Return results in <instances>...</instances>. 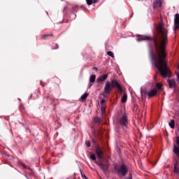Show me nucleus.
<instances>
[{"label": "nucleus", "instance_id": "1", "mask_svg": "<svg viewBox=\"0 0 179 179\" xmlns=\"http://www.w3.org/2000/svg\"><path fill=\"white\" fill-rule=\"evenodd\" d=\"M157 33L155 38H152L149 36H139L137 41H152V45L155 49V54L152 55V62L159 71L162 78H170L171 76V71L167 66V62L166 61V47L169 43V38L167 34L169 31L163 23L160 22L156 27Z\"/></svg>", "mask_w": 179, "mask_h": 179}, {"label": "nucleus", "instance_id": "2", "mask_svg": "<svg viewBox=\"0 0 179 179\" xmlns=\"http://www.w3.org/2000/svg\"><path fill=\"white\" fill-rule=\"evenodd\" d=\"M117 89L118 92L122 94V87H121V85L118 81L115 79L110 80V81H106L104 89H103V95L106 94V96H110V93H111V91L113 89Z\"/></svg>", "mask_w": 179, "mask_h": 179}, {"label": "nucleus", "instance_id": "3", "mask_svg": "<svg viewBox=\"0 0 179 179\" xmlns=\"http://www.w3.org/2000/svg\"><path fill=\"white\" fill-rule=\"evenodd\" d=\"M115 171L116 173H117L118 176H122V177H125L127 174H128V168H127L126 164H122V165H118L116 164L115 166Z\"/></svg>", "mask_w": 179, "mask_h": 179}, {"label": "nucleus", "instance_id": "4", "mask_svg": "<svg viewBox=\"0 0 179 179\" xmlns=\"http://www.w3.org/2000/svg\"><path fill=\"white\" fill-rule=\"evenodd\" d=\"M119 124L121 127L127 128L128 127V115L124 113L119 121Z\"/></svg>", "mask_w": 179, "mask_h": 179}, {"label": "nucleus", "instance_id": "5", "mask_svg": "<svg viewBox=\"0 0 179 179\" xmlns=\"http://www.w3.org/2000/svg\"><path fill=\"white\" fill-rule=\"evenodd\" d=\"M95 153L98 157V159H99V160H101L103 159L104 153L103 152V150H101V148H100V146L97 145L95 148Z\"/></svg>", "mask_w": 179, "mask_h": 179}, {"label": "nucleus", "instance_id": "6", "mask_svg": "<svg viewBox=\"0 0 179 179\" xmlns=\"http://www.w3.org/2000/svg\"><path fill=\"white\" fill-rule=\"evenodd\" d=\"M97 164L98 166H100L101 171H103L104 173H106V171L108 170V167H109L108 164L107 163L104 164V162H103L101 159L99 160V163H97Z\"/></svg>", "mask_w": 179, "mask_h": 179}, {"label": "nucleus", "instance_id": "7", "mask_svg": "<svg viewBox=\"0 0 179 179\" xmlns=\"http://www.w3.org/2000/svg\"><path fill=\"white\" fill-rule=\"evenodd\" d=\"M176 142L178 146L176 145H173V153L176 155L177 157H179V136L176 137Z\"/></svg>", "mask_w": 179, "mask_h": 179}, {"label": "nucleus", "instance_id": "8", "mask_svg": "<svg viewBox=\"0 0 179 179\" xmlns=\"http://www.w3.org/2000/svg\"><path fill=\"white\" fill-rule=\"evenodd\" d=\"M144 94L145 96H148L149 99H152V97H155L156 94H157V90L156 89H152L150 92H144Z\"/></svg>", "mask_w": 179, "mask_h": 179}, {"label": "nucleus", "instance_id": "9", "mask_svg": "<svg viewBox=\"0 0 179 179\" xmlns=\"http://www.w3.org/2000/svg\"><path fill=\"white\" fill-rule=\"evenodd\" d=\"M179 29V14L175 15L174 18V31L176 32Z\"/></svg>", "mask_w": 179, "mask_h": 179}, {"label": "nucleus", "instance_id": "10", "mask_svg": "<svg viewBox=\"0 0 179 179\" xmlns=\"http://www.w3.org/2000/svg\"><path fill=\"white\" fill-rule=\"evenodd\" d=\"M107 78H108V74H103L97 78L96 82L97 83H103L107 80Z\"/></svg>", "mask_w": 179, "mask_h": 179}, {"label": "nucleus", "instance_id": "11", "mask_svg": "<svg viewBox=\"0 0 179 179\" xmlns=\"http://www.w3.org/2000/svg\"><path fill=\"white\" fill-rule=\"evenodd\" d=\"M162 5V0H155L153 2L154 8H160Z\"/></svg>", "mask_w": 179, "mask_h": 179}, {"label": "nucleus", "instance_id": "12", "mask_svg": "<svg viewBox=\"0 0 179 179\" xmlns=\"http://www.w3.org/2000/svg\"><path fill=\"white\" fill-rule=\"evenodd\" d=\"M167 82L170 89H173V87H176V81L168 79Z\"/></svg>", "mask_w": 179, "mask_h": 179}, {"label": "nucleus", "instance_id": "13", "mask_svg": "<svg viewBox=\"0 0 179 179\" xmlns=\"http://www.w3.org/2000/svg\"><path fill=\"white\" fill-rule=\"evenodd\" d=\"M87 5H93V3H97L99 2L98 0H86Z\"/></svg>", "mask_w": 179, "mask_h": 179}, {"label": "nucleus", "instance_id": "14", "mask_svg": "<svg viewBox=\"0 0 179 179\" xmlns=\"http://www.w3.org/2000/svg\"><path fill=\"white\" fill-rule=\"evenodd\" d=\"M90 83H94L96 82V75H92L90 77Z\"/></svg>", "mask_w": 179, "mask_h": 179}, {"label": "nucleus", "instance_id": "15", "mask_svg": "<svg viewBox=\"0 0 179 179\" xmlns=\"http://www.w3.org/2000/svg\"><path fill=\"white\" fill-rule=\"evenodd\" d=\"M169 127H171L172 129H174V127H176V122L174 121V120H171V122H169Z\"/></svg>", "mask_w": 179, "mask_h": 179}, {"label": "nucleus", "instance_id": "16", "mask_svg": "<svg viewBox=\"0 0 179 179\" xmlns=\"http://www.w3.org/2000/svg\"><path fill=\"white\" fill-rule=\"evenodd\" d=\"M127 100H128V95H127V94H124L122 97V103H127Z\"/></svg>", "mask_w": 179, "mask_h": 179}, {"label": "nucleus", "instance_id": "17", "mask_svg": "<svg viewBox=\"0 0 179 179\" xmlns=\"http://www.w3.org/2000/svg\"><path fill=\"white\" fill-rule=\"evenodd\" d=\"M53 36H54V34H48L43 35L41 37H42V40H45L46 37H53Z\"/></svg>", "mask_w": 179, "mask_h": 179}, {"label": "nucleus", "instance_id": "18", "mask_svg": "<svg viewBox=\"0 0 179 179\" xmlns=\"http://www.w3.org/2000/svg\"><path fill=\"white\" fill-rule=\"evenodd\" d=\"M89 96V94L85 93L81 96V100L85 101L86 99H87V96Z\"/></svg>", "mask_w": 179, "mask_h": 179}, {"label": "nucleus", "instance_id": "19", "mask_svg": "<svg viewBox=\"0 0 179 179\" xmlns=\"http://www.w3.org/2000/svg\"><path fill=\"white\" fill-rule=\"evenodd\" d=\"M94 122H96V124H100V122H101V120L99 117H95L94 119Z\"/></svg>", "mask_w": 179, "mask_h": 179}, {"label": "nucleus", "instance_id": "20", "mask_svg": "<svg viewBox=\"0 0 179 179\" xmlns=\"http://www.w3.org/2000/svg\"><path fill=\"white\" fill-rule=\"evenodd\" d=\"M107 55L109 56V57H111V58H114V53L111 51H108L107 52Z\"/></svg>", "mask_w": 179, "mask_h": 179}, {"label": "nucleus", "instance_id": "21", "mask_svg": "<svg viewBox=\"0 0 179 179\" xmlns=\"http://www.w3.org/2000/svg\"><path fill=\"white\" fill-rule=\"evenodd\" d=\"M156 86H157L158 90H160V89H162V87H163V85H162V84H160L159 83H156Z\"/></svg>", "mask_w": 179, "mask_h": 179}, {"label": "nucleus", "instance_id": "22", "mask_svg": "<svg viewBox=\"0 0 179 179\" xmlns=\"http://www.w3.org/2000/svg\"><path fill=\"white\" fill-rule=\"evenodd\" d=\"M173 172H174L176 174H178V173H179L178 166H174V171H173Z\"/></svg>", "mask_w": 179, "mask_h": 179}, {"label": "nucleus", "instance_id": "23", "mask_svg": "<svg viewBox=\"0 0 179 179\" xmlns=\"http://www.w3.org/2000/svg\"><path fill=\"white\" fill-rule=\"evenodd\" d=\"M90 159H91L92 160H93L94 162L96 161V155L92 154V155H90Z\"/></svg>", "mask_w": 179, "mask_h": 179}, {"label": "nucleus", "instance_id": "24", "mask_svg": "<svg viewBox=\"0 0 179 179\" xmlns=\"http://www.w3.org/2000/svg\"><path fill=\"white\" fill-rule=\"evenodd\" d=\"M85 145L87 146V148H90V141H86Z\"/></svg>", "mask_w": 179, "mask_h": 179}, {"label": "nucleus", "instance_id": "25", "mask_svg": "<svg viewBox=\"0 0 179 179\" xmlns=\"http://www.w3.org/2000/svg\"><path fill=\"white\" fill-rule=\"evenodd\" d=\"M178 160H176L175 164H174V167H178Z\"/></svg>", "mask_w": 179, "mask_h": 179}, {"label": "nucleus", "instance_id": "26", "mask_svg": "<svg viewBox=\"0 0 179 179\" xmlns=\"http://www.w3.org/2000/svg\"><path fill=\"white\" fill-rule=\"evenodd\" d=\"M78 6H75L73 8V10H74V12H76V10H78Z\"/></svg>", "mask_w": 179, "mask_h": 179}, {"label": "nucleus", "instance_id": "27", "mask_svg": "<svg viewBox=\"0 0 179 179\" xmlns=\"http://www.w3.org/2000/svg\"><path fill=\"white\" fill-rule=\"evenodd\" d=\"M100 103L102 106H103L104 103H106V99H102Z\"/></svg>", "mask_w": 179, "mask_h": 179}, {"label": "nucleus", "instance_id": "28", "mask_svg": "<svg viewBox=\"0 0 179 179\" xmlns=\"http://www.w3.org/2000/svg\"><path fill=\"white\" fill-rule=\"evenodd\" d=\"M81 177L85 179H87V177L85 176V175H83V173H81Z\"/></svg>", "mask_w": 179, "mask_h": 179}, {"label": "nucleus", "instance_id": "29", "mask_svg": "<svg viewBox=\"0 0 179 179\" xmlns=\"http://www.w3.org/2000/svg\"><path fill=\"white\" fill-rule=\"evenodd\" d=\"M102 111H106V107L103 105L101 108Z\"/></svg>", "mask_w": 179, "mask_h": 179}, {"label": "nucleus", "instance_id": "30", "mask_svg": "<svg viewBox=\"0 0 179 179\" xmlns=\"http://www.w3.org/2000/svg\"><path fill=\"white\" fill-rule=\"evenodd\" d=\"M148 45H149L150 50H152L153 48V46L152 45V44H149Z\"/></svg>", "mask_w": 179, "mask_h": 179}, {"label": "nucleus", "instance_id": "31", "mask_svg": "<svg viewBox=\"0 0 179 179\" xmlns=\"http://www.w3.org/2000/svg\"><path fill=\"white\" fill-rule=\"evenodd\" d=\"M58 48H59V45H58V44H56L55 50H58Z\"/></svg>", "mask_w": 179, "mask_h": 179}, {"label": "nucleus", "instance_id": "32", "mask_svg": "<svg viewBox=\"0 0 179 179\" xmlns=\"http://www.w3.org/2000/svg\"><path fill=\"white\" fill-rule=\"evenodd\" d=\"M20 110H22V108H23V105H20V107H19Z\"/></svg>", "mask_w": 179, "mask_h": 179}, {"label": "nucleus", "instance_id": "33", "mask_svg": "<svg viewBox=\"0 0 179 179\" xmlns=\"http://www.w3.org/2000/svg\"><path fill=\"white\" fill-rule=\"evenodd\" d=\"M177 79H178V82H179V73H177Z\"/></svg>", "mask_w": 179, "mask_h": 179}, {"label": "nucleus", "instance_id": "34", "mask_svg": "<svg viewBox=\"0 0 179 179\" xmlns=\"http://www.w3.org/2000/svg\"><path fill=\"white\" fill-rule=\"evenodd\" d=\"M92 69H94V71H97V67H93Z\"/></svg>", "mask_w": 179, "mask_h": 179}, {"label": "nucleus", "instance_id": "35", "mask_svg": "<svg viewBox=\"0 0 179 179\" xmlns=\"http://www.w3.org/2000/svg\"><path fill=\"white\" fill-rule=\"evenodd\" d=\"M178 71H179V64H178Z\"/></svg>", "mask_w": 179, "mask_h": 179}, {"label": "nucleus", "instance_id": "36", "mask_svg": "<svg viewBox=\"0 0 179 179\" xmlns=\"http://www.w3.org/2000/svg\"><path fill=\"white\" fill-rule=\"evenodd\" d=\"M24 169H27V166H24Z\"/></svg>", "mask_w": 179, "mask_h": 179}, {"label": "nucleus", "instance_id": "37", "mask_svg": "<svg viewBox=\"0 0 179 179\" xmlns=\"http://www.w3.org/2000/svg\"><path fill=\"white\" fill-rule=\"evenodd\" d=\"M93 142H94V139H93Z\"/></svg>", "mask_w": 179, "mask_h": 179}]
</instances>
